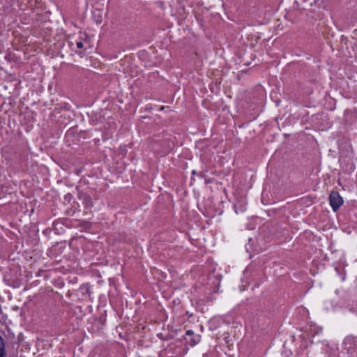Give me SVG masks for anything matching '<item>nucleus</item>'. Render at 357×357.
<instances>
[{
	"label": "nucleus",
	"mask_w": 357,
	"mask_h": 357,
	"mask_svg": "<svg viewBox=\"0 0 357 357\" xmlns=\"http://www.w3.org/2000/svg\"><path fill=\"white\" fill-rule=\"evenodd\" d=\"M330 205L332 207L333 211H337L340 206L343 204V199L340 195L338 192L332 191L329 196Z\"/></svg>",
	"instance_id": "nucleus-1"
},
{
	"label": "nucleus",
	"mask_w": 357,
	"mask_h": 357,
	"mask_svg": "<svg viewBox=\"0 0 357 357\" xmlns=\"http://www.w3.org/2000/svg\"><path fill=\"white\" fill-rule=\"evenodd\" d=\"M82 203L85 206V208L87 209H90L93 206L92 199H91V196H89L88 195H82Z\"/></svg>",
	"instance_id": "nucleus-2"
},
{
	"label": "nucleus",
	"mask_w": 357,
	"mask_h": 357,
	"mask_svg": "<svg viewBox=\"0 0 357 357\" xmlns=\"http://www.w3.org/2000/svg\"><path fill=\"white\" fill-rule=\"evenodd\" d=\"M0 357H6L5 347L2 337L0 336Z\"/></svg>",
	"instance_id": "nucleus-3"
},
{
	"label": "nucleus",
	"mask_w": 357,
	"mask_h": 357,
	"mask_svg": "<svg viewBox=\"0 0 357 357\" xmlns=\"http://www.w3.org/2000/svg\"><path fill=\"white\" fill-rule=\"evenodd\" d=\"M200 340V338L199 336H195V337H192L189 340L188 342H190V344L192 345V346H195L196 345Z\"/></svg>",
	"instance_id": "nucleus-4"
},
{
	"label": "nucleus",
	"mask_w": 357,
	"mask_h": 357,
	"mask_svg": "<svg viewBox=\"0 0 357 357\" xmlns=\"http://www.w3.org/2000/svg\"><path fill=\"white\" fill-rule=\"evenodd\" d=\"M36 3V1L33 0H29L28 1L29 7L31 8V9H33V6Z\"/></svg>",
	"instance_id": "nucleus-5"
},
{
	"label": "nucleus",
	"mask_w": 357,
	"mask_h": 357,
	"mask_svg": "<svg viewBox=\"0 0 357 357\" xmlns=\"http://www.w3.org/2000/svg\"><path fill=\"white\" fill-rule=\"evenodd\" d=\"M356 340V338H354V337H346V339H345V342H346V343H348V342H351V341L355 342Z\"/></svg>",
	"instance_id": "nucleus-6"
},
{
	"label": "nucleus",
	"mask_w": 357,
	"mask_h": 357,
	"mask_svg": "<svg viewBox=\"0 0 357 357\" xmlns=\"http://www.w3.org/2000/svg\"><path fill=\"white\" fill-rule=\"evenodd\" d=\"M76 45L79 49H82L84 47L83 43L81 41L77 42Z\"/></svg>",
	"instance_id": "nucleus-7"
},
{
	"label": "nucleus",
	"mask_w": 357,
	"mask_h": 357,
	"mask_svg": "<svg viewBox=\"0 0 357 357\" xmlns=\"http://www.w3.org/2000/svg\"><path fill=\"white\" fill-rule=\"evenodd\" d=\"M193 335H194V332H193L192 331H191V330H188V331H186V333H185V335H186V336H190V337H191V336H192Z\"/></svg>",
	"instance_id": "nucleus-8"
},
{
	"label": "nucleus",
	"mask_w": 357,
	"mask_h": 357,
	"mask_svg": "<svg viewBox=\"0 0 357 357\" xmlns=\"http://www.w3.org/2000/svg\"><path fill=\"white\" fill-rule=\"evenodd\" d=\"M353 33L357 35V29L354 30Z\"/></svg>",
	"instance_id": "nucleus-9"
},
{
	"label": "nucleus",
	"mask_w": 357,
	"mask_h": 357,
	"mask_svg": "<svg viewBox=\"0 0 357 357\" xmlns=\"http://www.w3.org/2000/svg\"><path fill=\"white\" fill-rule=\"evenodd\" d=\"M33 211H34V209L32 208L31 209V213H33Z\"/></svg>",
	"instance_id": "nucleus-10"
}]
</instances>
